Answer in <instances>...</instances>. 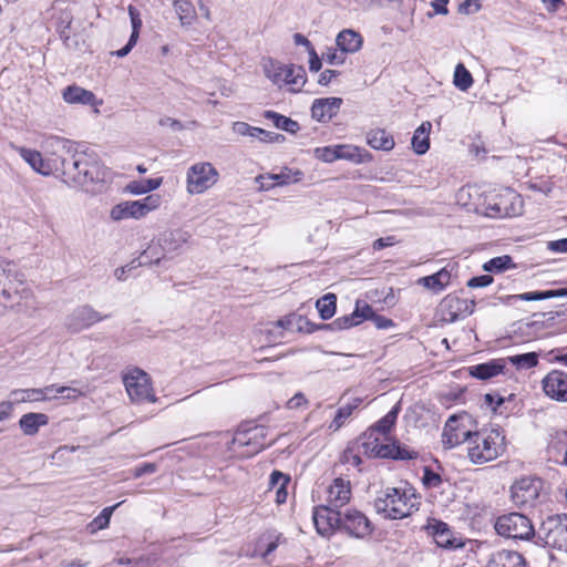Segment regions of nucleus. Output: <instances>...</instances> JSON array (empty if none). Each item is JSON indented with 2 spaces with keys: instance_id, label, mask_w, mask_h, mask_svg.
Returning <instances> with one entry per match:
<instances>
[{
  "instance_id": "nucleus-1",
  "label": "nucleus",
  "mask_w": 567,
  "mask_h": 567,
  "mask_svg": "<svg viewBox=\"0 0 567 567\" xmlns=\"http://www.w3.org/2000/svg\"><path fill=\"white\" fill-rule=\"evenodd\" d=\"M47 153L53 156L55 171H61L64 182L94 192L104 183L106 171L96 154L79 151V145L60 136H48L42 143Z\"/></svg>"
},
{
  "instance_id": "nucleus-2",
  "label": "nucleus",
  "mask_w": 567,
  "mask_h": 567,
  "mask_svg": "<svg viewBox=\"0 0 567 567\" xmlns=\"http://www.w3.org/2000/svg\"><path fill=\"white\" fill-rule=\"evenodd\" d=\"M9 310L32 317L38 306L24 274L14 262L0 259V317Z\"/></svg>"
},
{
  "instance_id": "nucleus-3",
  "label": "nucleus",
  "mask_w": 567,
  "mask_h": 567,
  "mask_svg": "<svg viewBox=\"0 0 567 567\" xmlns=\"http://www.w3.org/2000/svg\"><path fill=\"white\" fill-rule=\"evenodd\" d=\"M374 508L384 518L402 519L419 509V502L411 487H386L378 493Z\"/></svg>"
},
{
  "instance_id": "nucleus-4",
  "label": "nucleus",
  "mask_w": 567,
  "mask_h": 567,
  "mask_svg": "<svg viewBox=\"0 0 567 567\" xmlns=\"http://www.w3.org/2000/svg\"><path fill=\"white\" fill-rule=\"evenodd\" d=\"M504 437L497 430L489 433H481L475 431L470 440L467 447V456L473 464H485L496 460L505 451L503 444Z\"/></svg>"
},
{
  "instance_id": "nucleus-5",
  "label": "nucleus",
  "mask_w": 567,
  "mask_h": 567,
  "mask_svg": "<svg viewBox=\"0 0 567 567\" xmlns=\"http://www.w3.org/2000/svg\"><path fill=\"white\" fill-rule=\"evenodd\" d=\"M494 527L499 536L506 538L529 540L536 536L532 520L526 515L516 512L497 517Z\"/></svg>"
},
{
  "instance_id": "nucleus-6",
  "label": "nucleus",
  "mask_w": 567,
  "mask_h": 567,
  "mask_svg": "<svg viewBox=\"0 0 567 567\" xmlns=\"http://www.w3.org/2000/svg\"><path fill=\"white\" fill-rule=\"evenodd\" d=\"M546 546L567 553V514L548 515L538 532Z\"/></svg>"
},
{
  "instance_id": "nucleus-7",
  "label": "nucleus",
  "mask_w": 567,
  "mask_h": 567,
  "mask_svg": "<svg viewBox=\"0 0 567 567\" xmlns=\"http://www.w3.org/2000/svg\"><path fill=\"white\" fill-rule=\"evenodd\" d=\"M544 483L536 476H523L511 486V499L518 508H533L539 503Z\"/></svg>"
},
{
  "instance_id": "nucleus-8",
  "label": "nucleus",
  "mask_w": 567,
  "mask_h": 567,
  "mask_svg": "<svg viewBox=\"0 0 567 567\" xmlns=\"http://www.w3.org/2000/svg\"><path fill=\"white\" fill-rule=\"evenodd\" d=\"M161 205V196L156 194L148 195L140 200H127L115 205L111 210L113 220H122L126 218L140 219L150 212L158 208Z\"/></svg>"
},
{
  "instance_id": "nucleus-9",
  "label": "nucleus",
  "mask_w": 567,
  "mask_h": 567,
  "mask_svg": "<svg viewBox=\"0 0 567 567\" xmlns=\"http://www.w3.org/2000/svg\"><path fill=\"white\" fill-rule=\"evenodd\" d=\"M218 181L217 169L208 162L192 165L186 175V189L190 195L202 194Z\"/></svg>"
},
{
  "instance_id": "nucleus-10",
  "label": "nucleus",
  "mask_w": 567,
  "mask_h": 567,
  "mask_svg": "<svg viewBox=\"0 0 567 567\" xmlns=\"http://www.w3.org/2000/svg\"><path fill=\"white\" fill-rule=\"evenodd\" d=\"M123 382L132 402H156L151 379L143 370L138 368L132 370L130 373L124 375Z\"/></svg>"
},
{
  "instance_id": "nucleus-11",
  "label": "nucleus",
  "mask_w": 567,
  "mask_h": 567,
  "mask_svg": "<svg viewBox=\"0 0 567 567\" xmlns=\"http://www.w3.org/2000/svg\"><path fill=\"white\" fill-rule=\"evenodd\" d=\"M470 421L466 413L453 414L447 419L442 434V443L445 449H453L462 443L470 442L475 432L467 427L466 423H470Z\"/></svg>"
},
{
  "instance_id": "nucleus-12",
  "label": "nucleus",
  "mask_w": 567,
  "mask_h": 567,
  "mask_svg": "<svg viewBox=\"0 0 567 567\" xmlns=\"http://www.w3.org/2000/svg\"><path fill=\"white\" fill-rule=\"evenodd\" d=\"M475 301L460 298L456 295H446L439 305V315L442 321L453 323L471 316L475 310Z\"/></svg>"
},
{
  "instance_id": "nucleus-13",
  "label": "nucleus",
  "mask_w": 567,
  "mask_h": 567,
  "mask_svg": "<svg viewBox=\"0 0 567 567\" xmlns=\"http://www.w3.org/2000/svg\"><path fill=\"white\" fill-rule=\"evenodd\" d=\"M343 513L333 506H318L313 508L312 519L317 532L322 536L332 534L334 528L342 525Z\"/></svg>"
},
{
  "instance_id": "nucleus-14",
  "label": "nucleus",
  "mask_w": 567,
  "mask_h": 567,
  "mask_svg": "<svg viewBox=\"0 0 567 567\" xmlns=\"http://www.w3.org/2000/svg\"><path fill=\"white\" fill-rule=\"evenodd\" d=\"M371 315H373L372 307L365 301L358 300L352 313L339 317L331 323L320 324L318 326V329H329L334 331L349 329L360 324L363 320H368V316Z\"/></svg>"
},
{
  "instance_id": "nucleus-15",
  "label": "nucleus",
  "mask_w": 567,
  "mask_h": 567,
  "mask_svg": "<svg viewBox=\"0 0 567 567\" xmlns=\"http://www.w3.org/2000/svg\"><path fill=\"white\" fill-rule=\"evenodd\" d=\"M341 529L355 538H364L373 532L369 518L357 509H347L343 513Z\"/></svg>"
},
{
  "instance_id": "nucleus-16",
  "label": "nucleus",
  "mask_w": 567,
  "mask_h": 567,
  "mask_svg": "<svg viewBox=\"0 0 567 567\" xmlns=\"http://www.w3.org/2000/svg\"><path fill=\"white\" fill-rule=\"evenodd\" d=\"M543 389L549 398L567 402V373L553 370L544 378Z\"/></svg>"
},
{
  "instance_id": "nucleus-17",
  "label": "nucleus",
  "mask_w": 567,
  "mask_h": 567,
  "mask_svg": "<svg viewBox=\"0 0 567 567\" xmlns=\"http://www.w3.org/2000/svg\"><path fill=\"white\" fill-rule=\"evenodd\" d=\"M342 103L341 97L316 99L311 106V116L318 122L327 123L339 113Z\"/></svg>"
},
{
  "instance_id": "nucleus-18",
  "label": "nucleus",
  "mask_w": 567,
  "mask_h": 567,
  "mask_svg": "<svg viewBox=\"0 0 567 567\" xmlns=\"http://www.w3.org/2000/svg\"><path fill=\"white\" fill-rule=\"evenodd\" d=\"M97 311L90 306H81L74 309V311L68 318V327L73 331H81L86 329L94 323L103 320Z\"/></svg>"
},
{
  "instance_id": "nucleus-19",
  "label": "nucleus",
  "mask_w": 567,
  "mask_h": 567,
  "mask_svg": "<svg viewBox=\"0 0 567 567\" xmlns=\"http://www.w3.org/2000/svg\"><path fill=\"white\" fill-rule=\"evenodd\" d=\"M498 216L511 217L522 213V198L515 192L507 189L491 207Z\"/></svg>"
},
{
  "instance_id": "nucleus-20",
  "label": "nucleus",
  "mask_w": 567,
  "mask_h": 567,
  "mask_svg": "<svg viewBox=\"0 0 567 567\" xmlns=\"http://www.w3.org/2000/svg\"><path fill=\"white\" fill-rule=\"evenodd\" d=\"M506 359H493L467 368L468 374L477 380H488L504 372Z\"/></svg>"
},
{
  "instance_id": "nucleus-21",
  "label": "nucleus",
  "mask_w": 567,
  "mask_h": 567,
  "mask_svg": "<svg viewBox=\"0 0 567 567\" xmlns=\"http://www.w3.org/2000/svg\"><path fill=\"white\" fill-rule=\"evenodd\" d=\"M350 482L341 477L336 478L328 489L329 505L334 508H340L350 501Z\"/></svg>"
},
{
  "instance_id": "nucleus-22",
  "label": "nucleus",
  "mask_w": 567,
  "mask_h": 567,
  "mask_svg": "<svg viewBox=\"0 0 567 567\" xmlns=\"http://www.w3.org/2000/svg\"><path fill=\"white\" fill-rule=\"evenodd\" d=\"M63 100L69 104L99 105L102 101H97L92 91L78 86L69 85L63 90Z\"/></svg>"
},
{
  "instance_id": "nucleus-23",
  "label": "nucleus",
  "mask_w": 567,
  "mask_h": 567,
  "mask_svg": "<svg viewBox=\"0 0 567 567\" xmlns=\"http://www.w3.org/2000/svg\"><path fill=\"white\" fill-rule=\"evenodd\" d=\"M451 271L444 267L433 275L421 277L416 280L419 286L431 290L434 293H440L450 285Z\"/></svg>"
},
{
  "instance_id": "nucleus-24",
  "label": "nucleus",
  "mask_w": 567,
  "mask_h": 567,
  "mask_svg": "<svg viewBox=\"0 0 567 567\" xmlns=\"http://www.w3.org/2000/svg\"><path fill=\"white\" fill-rule=\"evenodd\" d=\"M18 152L20 156L38 173L42 175H49L54 168L53 158L45 161L43 159L40 152L25 147H19Z\"/></svg>"
},
{
  "instance_id": "nucleus-25",
  "label": "nucleus",
  "mask_w": 567,
  "mask_h": 567,
  "mask_svg": "<svg viewBox=\"0 0 567 567\" xmlns=\"http://www.w3.org/2000/svg\"><path fill=\"white\" fill-rule=\"evenodd\" d=\"M284 73L282 86H289V91L293 93L300 92L307 81L305 68L301 65L285 64Z\"/></svg>"
},
{
  "instance_id": "nucleus-26",
  "label": "nucleus",
  "mask_w": 567,
  "mask_h": 567,
  "mask_svg": "<svg viewBox=\"0 0 567 567\" xmlns=\"http://www.w3.org/2000/svg\"><path fill=\"white\" fill-rule=\"evenodd\" d=\"M367 144L373 150L389 152L393 150L395 142L393 136L384 128H372L365 135Z\"/></svg>"
},
{
  "instance_id": "nucleus-27",
  "label": "nucleus",
  "mask_w": 567,
  "mask_h": 567,
  "mask_svg": "<svg viewBox=\"0 0 567 567\" xmlns=\"http://www.w3.org/2000/svg\"><path fill=\"white\" fill-rule=\"evenodd\" d=\"M487 567H525V559L517 551L503 549L492 555Z\"/></svg>"
},
{
  "instance_id": "nucleus-28",
  "label": "nucleus",
  "mask_w": 567,
  "mask_h": 567,
  "mask_svg": "<svg viewBox=\"0 0 567 567\" xmlns=\"http://www.w3.org/2000/svg\"><path fill=\"white\" fill-rule=\"evenodd\" d=\"M338 159H347L355 164L370 163L373 158L372 154L365 148L353 145H337Z\"/></svg>"
},
{
  "instance_id": "nucleus-29",
  "label": "nucleus",
  "mask_w": 567,
  "mask_h": 567,
  "mask_svg": "<svg viewBox=\"0 0 567 567\" xmlns=\"http://www.w3.org/2000/svg\"><path fill=\"white\" fill-rule=\"evenodd\" d=\"M277 322V330L280 328L284 332L285 330L288 331H305L307 333L313 332L318 327L310 323L305 317L291 313L282 319H279Z\"/></svg>"
},
{
  "instance_id": "nucleus-30",
  "label": "nucleus",
  "mask_w": 567,
  "mask_h": 567,
  "mask_svg": "<svg viewBox=\"0 0 567 567\" xmlns=\"http://www.w3.org/2000/svg\"><path fill=\"white\" fill-rule=\"evenodd\" d=\"M336 44L343 53H354L362 47V37L351 29H344L337 35Z\"/></svg>"
},
{
  "instance_id": "nucleus-31",
  "label": "nucleus",
  "mask_w": 567,
  "mask_h": 567,
  "mask_svg": "<svg viewBox=\"0 0 567 567\" xmlns=\"http://www.w3.org/2000/svg\"><path fill=\"white\" fill-rule=\"evenodd\" d=\"M427 529L437 546L443 548L453 547L452 532L446 523L433 519L429 523Z\"/></svg>"
},
{
  "instance_id": "nucleus-32",
  "label": "nucleus",
  "mask_w": 567,
  "mask_h": 567,
  "mask_svg": "<svg viewBox=\"0 0 567 567\" xmlns=\"http://www.w3.org/2000/svg\"><path fill=\"white\" fill-rule=\"evenodd\" d=\"M282 535L276 530L264 533L256 542L255 554L266 559L279 545Z\"/></svg>"
},
{
  "instance_id": "nucleus-33",
  "label": "nucleus",
  "mask_w": 567,
  "mask_h": 567,
  "mask_svg": "<svg viewBox=\"0 0 567 567\" xmlns=\"http://www.w3.org/2000/svg\"><path fill=\"white\" fill-rule=\"evenodd\" d=\"M49 416L44 413H25L19 421L20 429L25 435H34L38 433L40 426L47 425Z\"/></svg>"
},
{
  "instance_id": "nucleus-34",
  "label": "nucleus",
  "mask_w": 567,
  "mask_h": 567,
  "mask_svg": "<svg viewBox=\"0 0 567 567\" xmlns=\"http://www.w3.org/2000/svg\"><path fill=\"white\" fill-rule=\"evenodd\" d=\"M432 124L426 121L423 122L414 132L411 144L413 151L417 155L425 154L430 148V137L429 134L431 132Z\"/></svg>"
},
{
  "instance_id": "nucleus-35",
  "label": "nucleus",
  "mask_w": 567,
  "mask_h": 567,
  "mask_svg": "<svg viewBox=\"0 0 567 567\" xmlns=\"http://www.w3.org/2000/svg\"><path fill=\"white\" fill-rule=\"evenodd\" d=\"M381 442L380 434H377L375 431L368 430L359 437L355 444L359 452H362V454L369 457H375Z\"/></svg>"
},
{
  "instance_id": "nucleus-36",
  "label": "nucleus",
  "mask_w": 567,
  "mask_h": 567,
  "mask_svg": "<svg viewBox=\"0 0 567 567\" xmlns=\"http://www.w3.org/2000/svg\"><path fill=\"white\" fill-rule=\"evenodd\" d=\"M261 66L265 75L278 87H282L285 64L271 58H264Z\"/></svg>"
},
{
  "instance_id": "nucleus-37",
  "label": "nucleus",
  "mask_w": 567,
  "mask_h": 567,
  "mask_svg": "<svg viewBox=\"0 0 567 567\" xmlns=\"http://www.w3.org/2000/svg\"><path fill=\"white\" fill-rule=\"evenodd\" d=\"M262 116L266 120H270L275 127L280 128L287 133L296 134L300 130V125L297 121L281 115L275 111H265Z\"/></svg>"
},
{
  "instance_id": "nucleus-38",
  "label": "nucleus",
  "mask_w": 567,
  "mask_h": 567,
  "mask_svg": "<svg viewBox=\"0 0 567 567\" xmlns=\"http://www.w3.org/2000/svg\"><path fill=\"white\" fill-rule=\"evenodd\" d=\"M362 400L359 398L353 399L351 402L342 405L338 409L334 419L329 425V429L332 431H338L350 417L355 409L361 404Z\"/></svg>"
},
{
  "instance_id": "nucleus-39",
  "label": "nucleus",
  "mask_w": 567,
  "mask_h": 567,
  "mask_svg": "<svg viewBox=\"0 0 567 567\" xmlns=\"http://www.w3.org/2000/svg\"><path fill=\"white\" fill-rule=\"evenodd\" d=\"M514 268H516V265L509 255L494 257L483 265V270L492 274H501L505 270Z\"/></svg>"
},
{
  "instance_id": "nucleus-40",
  "label": "nucleus",
  "mask_w": 567,
  "mask_h": 567,
  "mask_svg": "<svg viewBox=\"0 0 567 567\" xmlns=\"http://www.w3.org/2000/svg\"><path fill=\"white\" fill-rule=\"evenodd\" d=\"M155 249H156L155 247H150L148 249L143 251L141 254V256L138 257V259H137V265H135V261H133L131 265H127L125 267H121V268L115 269L114 276L116 277V279L120 280V281L125 280L126 279V277H125L126 271H130L133 268H136L138 266L158 264L159 262V258L158 257L156 259H154V260L150 258V254H153V250H155Z\"/></svg>"
},
{
  "instance_id": "nucleus-41",
  "label": "nucleus",
  "mask_w": 567,
  "mask_h": 567,
  "mask_svg": "<svg viewBox=\"0 0 567 567\" xmlns=\"http://www.w3.org/2000/svg\"><path fill=\"white\" fill-rule=\"evenodd\" d=\"M277 328V322H270L266 326L255 329L254 336L258 339V342L262 341V337H265V341L268 344H274L279 342V340L284 337L281 329Z\"/></svg>"
},
{
  "instance_id": "nucleus-42",
  "label": "nucleus",
  "mask_w": 567,
  "mask_h": 567,
  "mask_svg": "<svg viewBox=\"0 0 567 567\" xmlns=\"http://www.w3.org/2000/svg\"><path fill=\"white\" fill-rule=\"evenodd\" d=\"M316 308L318 309L322 320H329L336 313L337 296L334 293H327L322 296L317 300Z\"/></svg>"
},
{
  "instance_id": "nucleus-43",
  "label": "nucleus",
  "mask_w": 567,
  "mask_h": 567,
  "mask_svg": "<svg viewBox=\"0 0 567 567\" xmlns=\"http://www.w3.org/2000/svg\"><path fill=\"white\" fill-rule=\"evenodd\" d=\"M399 411V405L393 406L382 419H380L369 430L375 431V433L380 435H386L388 433H390L392 426L395 424Z\"/></svg>"
},
{
  "instance_id": "nucleus-44",
  "label": "nucleus",
  "mask_w": 567,
  "mask_h": 567,
  "mask_svg": "<svg viewBox=\"0 0 567 567\" xmlns=\"http://www.w3.org/2000/svg\"><path fill=\"white\" fill-rule=\"evenodd\" d=\"M506 363H512L517 370H528L538 364V354L536 352H527L505 358Z\"/></svg>"
},
{
  "instance_id": "nucleus-45",
  "label": "nucleus",
  "mask_w": 567,
  "mask_h": 567,
  "mask_svg": "<svg viewBox=\"0 0 567 567\" xmlns=\"http://www.w3.org/2000/svg\"><path fill=\"white\" fill-rule=\"evenodd\" d=\"M454 85L461 91L468 90L473 84V78L464 64L458 63L454 71Z\"/></svg>"
},
{
  "instance_id": "nucleus-46",
  "label": "nucleus",
  "mask_w": 567,
  "mask_h": 567,
  "mask_svg": "<svg viewBox=\"0 0 567 567\" xmlns=\"http://www.w3.org/2000/svg\"><path fill=\"white\" fill-rule=\"evenodd\" d=\"M12 399V403H22V402H39L41 401V392L39 389H18L13 390L10 393Z\"/></svg>"
},
{
  "instance_id": "nucleus-47",
  "label": "nucleus",
  "mask_w": 567,
  "mask_h": 567,
  "mask_svg": "<svg viewBox=\"0 0 567 567\" xmlns=\"http://www.w3.org/2000/svg\"><path fill=\"white\" fill-rule=\"evenodd\" d=\"M302 172L296 171L292 173L290 169L286 168L279 174H268L265 178L267 181H275V184L278 186L288 185L292 182H298L301 179Z\"/></svg>"
},
{
  "instance_id": "nucleus-48",
  "label": "nucleus",
  "mask_w": 567,
  "mask_h": 567,
  "mask_svg": "<svg viewBox=\"0 0 567 567\" xmlns=\"http://www.w3.org/2000/svg\"><path fill=\"white\" fill-rule=\"evenodd\" d=\"M256 137L266 143H284L286 137L282 134L266 131L260 127L250 126V138Z\"/></svg>"
},
{
  "instance_id": "nucleus-49",
  "label": "nucleus",
  "mask_w": 567,
  "mask_h": 567,
  "mask_svg": "<svg viewBox=\"0 0 567 567\" xmlns=\"http://www.w3.org/2000/svg\"><path fill=\"white\" fill-rule=\"evenodd\" d=\"M41 392V401L51 400L58 396V394H64L65 392H73V396H79L81 393L76 389L70 386H56L54 384L39 389Z\"/></svg>"
},
{
  "instance_id": "nucleus-50",
  "label": "nucleus",
  "mask_w": 567,
  "mask_h": 567,
  "mask_svg": "<svg viewBox=\"0 0 567 567\" xmlns=\"http://www.w3.org/2000/svg\"><path fill=\"white\" fill-rule=\"evenodd\" d=\"M123 502H120L113 506H110V507H105L102 509V512L100 513L99 516H96L91 525L93 526L94 529H103L105 527L109 526L110 524V519H111V516L113 514V512L122 504Z\"/></svg>"
},
{
  "instance_id": "nucleus-51",
  "label": "nucleus",
  "mask_w": 567,
  "mask_h": 567,
  "mask_svg": "<svg viewBox=\"0 0 567 567\" xmlns=\"http://www.w3.org/2000/svg\"><path fill=\"white\" fill-rule=\"evenodd\" d=\"M393 460L395 461H410L416 460L419 457V453L414 450L408 449L405 445H401L395 442V446L392 449Z\"/></svg>"
},
{
  "instance_id": "nucleus-52",
  "label": "nucleus",
  "mask_w": 567,
  "mask_h": 567,
  "mask_svg": "<svg viewBox=\"0 0 567 567\" xmlns=\"http://www.w3.org/2000/svg\"><path fill=\"white\" fill-rule=\"evenodd\" d=\"M315 156L322 162L332 163L338 159L337 145L317 147L315 150Z\"/></svg>"
},
{
  "instance_id": "nucleus-53",
  "label": "nucleus",
  "mask_w": 567,
  "mask_h": 567,
  "mask_svg": "<svg viewBox=\"0 0 567 567\" xmlns=\"http://www.w3.org/2000/svg\"><path fill=\"white\" fill-rule=\"evenodd\" d=\"M423 485L427 488H434L439 487L442 484V477L440 474L432 471L430 467H424L423 471V477H422Z\"/></svg>"
},
{
  "instance_id": "nucleus-54",
  "label": "nucleus",
  "mask_w": 567,
  "mask_h": 567,
  "mask_svg": "<svg viewBox=\"0 0 567 567\" xmlns=\"http://www.w3.org/2000/svg\"><path fill=\"white\" fill-rule=\"evenodd\" d=\"M254 433L252 439L254 443L250 442V446L254 445V453L261 451L267 444L265 442H258L257 440L266 437V430L262 425L250 426V433Z\"/></svg>"
},
{
  "instance_id": "nucleus-55",
  "label": "nucleus",
  "mask_w": 567,
  "mask_h": 567,
  "mask_svg": "<svg viewBox=\"0 0 567 567\" xmlns=\"http://www.w3.org/2000/svg\"><path fill=\"white\" fill-rule=\"evenodd\" d=\"M361 453L362 452H359V450L357 449V445L348 447L343 452L342 462L358 467L362 463L360 456Z\"/></svg>"
},
{
  "instance_id": "nucleus-56",
  "label": "nucleus",
  "mask_w": 567,
  "mask_h": 567,
  "mask_svg": "<svg viewBox=\"0 0 567 567\" xmlns=\"http://www.w3.org/2000/svg\"><path fill=\"white\" fill-rule=\"evenodd\" d=\"M188 239V235L185 231L182 230H174L171 231L167 238L164 239V243L166 245L168 244H175L174 247H168V249H177V247L182 244H185Z\"/></svg>"
},
{
  "instance_id": "nucleus-57",
  "label": "nucleus",
  "mask_w": 567,
  "mask_h": 567,
  "mask_svg": "<svg viewBox=\"0 0 567 567\" xmlns=\"http://www.w3.org/2000/svg\"><path fill=\"white\" fill-rule=\"evenodd\" d=\"M128 14L132 23V33L131 35H136L138 38L140 29L142 27V20L140 18V12L134 6H128Z\"/></svg>"
},
{
  "instance_id": "nucleus-58",
  "label": "nucleus",
  "mask_w": 567,
  "mask_h": 567,
  "mask_svg": "<svg viewBox=\"0 0 567 567\" xmlns=\"http://www.w3.org/2000/svg\"><path fill=\"white\" fill-rule=\"evenodd\" d=\"M346 53L338 52L337 49H329L327 53L323 54V59L327 63L331 65H341L343 64L346 56Z\"/></svg>"
},
{
  "instance_id": "nucleus-59",
  "label": "nucleus",
  "mask_w": 567,
  "mask_h": 567,
  "mask_svg": "<svg viewBox=\"0 0 567 567\" xmlns=\"http://www.w3.org/2000/svg\"><path fill=\"white\" fill-rule=\"evenodd\" d=\"M493 281H494V279L491 275H481V276L472 277L466 282V286L468 288H484V287L489 286Z\"/></svg>"
},
{
  "instance_id": "nucleus-60",
  "label": "nucleus",
  "mask_w": 567,
  "mask_h": 567,
  "mask_svg": "<svg viewBox=\"0 0 567 567\" xmlns=\"http://www.w3.org/2000/svg\"><path fill=\"white\" fill-rule=\"evenodd\" d=\"M508 300H522V301H540L542 292L540 290L528 291L519 295H512L507 297Z\"/></svg>"
},
{
  "instance_id": "nucleus-61",
  "label": "nucleus",
  "mask_w": 567,
  "mask_h": 567,
  "mask_svg": "<svg viewBox=\"0 0 567 567\" xmlns=\"http://www.w3.org/2000/svg\"><path fill=\"white\" fill-rule=\"evenodd\" d=\"M368 320H372L378 329H388L394 326V322L391 319L381 315H377L374 311L373 315L368 316Z\"/></svg>"
},
{
  "instance_id": "nucleus-62",
  "label": "nucleus",
  "mask_w": 567,
  "mask_h": 567,
  "mask_svg": "<svg viewBox=\"0 0 567 567\" xmlns=\"http://www.w3.org/2000/svg\"><path fill=\"white\" fill-rule=\"evenodd\" d=\"M289 482H290V477L288 475H285L280 471H274L270 474V478H269V491L276 486H279L281 483L288 484Z\"/></svg>"
},
{
  "instance_id": "nucleus-63",
  "label": "nucleus",
  "mask_w": 567,
  "mask_h": 567,
  "mask_svg": "<svg viewBox=\"0 0 567 567\" xmlns=\"http://www.w3.org/2000/svg\"><path fill=\"white\" fill-rule=\"evenodd\" d=\"M395 446V442L392 443H384L381 442L380 446L378 447L375 457L379 458H391L393 460V452L392 449Z\"/></svg>"
},
{
  "instance_id": "nucleus-64",
  "label": "nucleus",
  "mask_w": 567,
  "mask_h": 567,
  "mask_svg": "<svg viewBox=\"0 0 567 567\" xmlns=\"http://www.w3.org/2000/svg\"><path fill=\"white\" fill-rule=\"evenodd\" d=\"M542 299H551V298H564L567 297V287L566 288H557V289H548L540 290Z\"/></svg>"
}]
</instances>
